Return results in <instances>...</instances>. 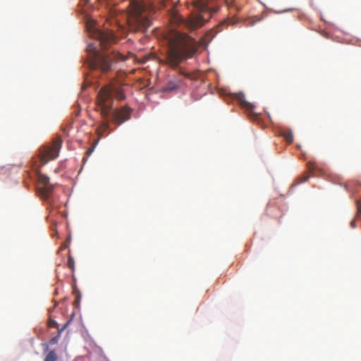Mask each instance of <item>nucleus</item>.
<instances>
[{"label": "nucleus", "instance_id": "nucleus-24", "mask_svg": "<svg viewBox=\"0 0 361 361\" xmlns=\"http://www.w3.org/2000/svg\"><path fill=\"white\" fill-rule=\"evenodd\" d=\"M164 6V1H161V6Z\"/></svg>", "mask_w": 361, "mask_h": 361}, {"label": "nucleus", "instance_id": "nucleus-7", "mask_svg": "<svg viewBox=\"0 0 361 361\" xmlns=\"http://www.w3.org/2000/svg\"><path fill=\"white\" fill-rule=\"evenodd\" d=\"M183 76L178 75L170 79L163 87L164 92H172L179 88L182 82Z\"/></svg>", "mask_w": 361, "mask_h": 361}, {"label": "nucleus", "instance_id": "nucleus-1", "mask_svg": "<svg viewBox=\"0 0 361 361\" xmlns=\"http://www.w3.org/2000/svg\"><path fill=\"white\" fill-rule=\"evenodd\" d=\"M90 37L96 39L100 49L97 45L90 44L87 46L88 51V66L92 70H99L103 73L110 71L112 69L113 63L117 60L126 61V58L121 54L112 51L111 52L104 51L108 49L116 38L112 30H101L97 28L87 27Z\"/></svg>", "mask_w": 361, "mask_h": 361}, {"label": "nucleus", "instance_id": "nucleus-2", "mask_svg": "<svg viewBox=\"0 0 361 361\" xmlns=\"http://www.w3.org/2000/svg\"><path fill=\"white\" fill-rule=\"evenodd\" d=\"M114 98L122 100L125 98L124 93L120 89L108 85L103 87L97 94L96 105L97 111L100 113L103 121L97 128L98 136H106L109 133V118L117 126L128 121L130 118L131 109L127 106L112 109Z\"/></svg>", "mask_w": 361, "mask_h": 361}, {"label": "nucleus", "instance_id": "nucleus-11", "mask_svg": "<svg viewBox=\"0 0 361 361\" xmlns=\"http://www.w3.org/2000/svg\"><path fill=\"white\" fill-rule=\"evenodd\" d=\"M71 323V320H68L62 327L61 329H59L58 331V334L56 336L52 338L51 339V341L50 343L51 344H56L58 343L60 337H61V333L63 332V331L67 328V326L69 325V324Z\"/></svg>", "mask_w": 361, "mask_h": 361}, {"label": "nucleus", "instance_id": "nucleus-20", "mask_svg": "<svg viewBox=\"0 0 361 361\" xmlns=\"http://www.w3.org/2000/svg\"><path fill=\"white\" fill-rule=\"evenodd\" d=\"M93 149H89L87 151V154H90L92 152Z\"/></svg>", "mask_w": 361, "mask_h": 361}, {"label": "nucleus", "instance_id": "nucleus-19", "mask_svg": "<svg viewBox=\"0 0 361 361\" xmlns=\"http://www.w3.org/2000/svg\"><path fill=\"white\" fill-rule=\"evenodd\" d=\"M308 178H309V176H305L302 177L301 182H305L308 180Z\"/></svg>", "mask_w": 361, "mask_h": 361}, {"label": "nucleus", "instance_id": "nucleus-22", "mask_svg": "<svg viewBox=\"0 0 361 361\" xmlns=\"http://www.w3.org/2000/svg\"><path fill=\"white\" fill-rule=\"evenodd\" d=\"M56 302H55V303H54V306H53L52 309H50L49 310H54V309L55 308V307H56Z\"/></svg>", "mask_w": 361, "mask_h": 361}, {"label": "nucleus", "instance_id": "nucleus-3", "mask_svg": "<svg viewBox=\"0 0 361 361\" xmlns=\"http://www.w3.org/2000/svg\"><path fill=\"white\" fill-rule=\"evenodd\" d=\"M197 51V43L193 38L187 34L172 30L168 36L166 56L160 63L175 68L185 60L192 57Z\"/></svg>", "mask_w": 361, "mask_h": 361}, {"label": "nucleus", "instance_id": "nucleus-8", "mask_svg": "<svg viewBox=\"0 0 361 361\" xmlns=\"http://www.w3.org/2000/svg\"><path fill=\"white\" fill-rule=\"evenodd\" d=\"M233 98L237 99L240 103V106L247 111H252L254 109V105L245 99V94L243 92L235 93Z\"/></svg>", "mask_w": 361, "mask_h": 361}, {"label": "nucleus", "instance_id": "nucleus-4", "mask_svg": "<svg viewBox=\"0 0 361 361\" xmlns=\"http://www.w3.org/2000/svg\"><path fill=\"white\" fill-rule=\"evenodd\" d=\"M151 9L142 0H129L127 23L130 31L145 32L150 25Z\"/></svg>", "mask_w": 361, "mask_h": 361}, {"label": "nucleus", "instance_id": "nucleus-23", "mask_svg": "<svg viewBox=\"0 0 361 361\" xmlns=\"http://www.w3.org/2000/svg\"><path fill=\"white\" fill-rule=\"evenodd\" d=\"M175 18H176V20H181L178 16H176Z\"/></svg>", "mask_w": 361, "mask_h": 361}, {"label": "nucleus", "instance_id": "nucleus-14", "mask_svg": "<svg viewBox=\"0 0 361 361\" xmlns=\"http://www.w3.org/2000/svg\"><path fill=\"white\" fill-rule=\"evenodd\" d=\"M38 181L42 186L49 185V178L42 173H38Z\"/></svg>", "mask_w": 361, "mask_h": 361}, {"label": "nucleus", "instance_id": "nucleus-17", "mask_svg": "<svg viewBox=\"0 0 361 361\" xmlns=\"http://www.w3.org/2000/svg\"><path fill=\"white\" fill-rule=\"evenodd\" d=\"M48 324L49 327L59 328L57 322L54 319H49Z\"/></svg>", "mask_w": 361, "mask_h": 361}, {"label": "nucleus", "instance_id": "nucleus-16", "mask_svg": "<svg viewBox=\"0 0 361 361\" xmlns=\"http://www.w3.org/2000/svg\"><path fill=\"white\" fill-rule=\"evenodd\" d=\"M68 267L70 268L72 271H74L75 269V262L73 257L69 254L68 259Z\"/></svg>", "mask_w": 361, "mask_h": 361}, {"label": "nucleus", "instance_id": "nucleus-12", "mask_svg": "<svg viewBox=\"0 0 361 361\" xmlns=\"http://www.w3.org/2000/svg\"><path fill=\"white\" fill-rule=\"evenodd\" d=\"M282 136L284 137L288 143H292L293 141V135L291 130H284L281 133Z\"/></svg>", "mask_w": 361, "mask_h": 361}, {"label": "nucleus", "instance_id": "nucleus-13", "mask_svg": "<svg viewBox=\"0 0 361 361\" xmlns=\"http://www.w3.org/2000/svg\"><path fill=\"white\" fill-rule=\"evenodd\" d=\"M58 356L55 350H50L45 356L44 361H56Z\"/></svg>", "mask_w": 361, "mask_h": 361}, {"label": "nucleus", "instance_id": "nucleus-25", "mask_svg": "<svg viewBox=\"0 0 361 361\" xmlns=\"http://www.w3.org/2000/svg\"><path fill=\"white\" fill-rule=\"evenodd\" d=\"M85 2H87L88 0H84Z\"/></svg>", "mask_w": 361, "mask_h": 361}, {"label": "nucleus", "instance_id": "nucleus-6", "mask_svg": "<svg viewBox=\"0 0 361 361\" xmlns=\"http://www.w3.org/2000/svg\"><path fill=\"white\" fill-rule=\"evenodd\" d=\"M61 143V139L56 137L53 140L51 146H44L41 149L39 153L41 165L46 164L47 162L56 159L59 156Z\"/></svg>", "mask_w": 361, "mask_h": 361}, {"label": "nucleus", "instance_id": "nucleus-18", "mask_svg": "<svg viewBox=\"0 0 361 361\" xmlns=\"http://www.w3.org/2000/svg\"><path fill=\"white\" fill-rule=\"evenodd\" d=\"M356 205H357V215H360L361 214V201L357 200Z\"/></svg>", "mask_w": 361, "mask_h": 361}, {"label": "nucleus", "instance_id": "nucleus-15", "mask_svg": "<svg viewBox=\"0 0 361 361\" xmlns=\"http://www.w3.org/2000/svg\"><path fill=\"white\" fill-rule=\"evenodd\" d=\"M307 169H308L310 173H311L312 175H314L315 170L317 169L316 164L313 161H309L307 163Z\"/></svg>", "mask_w": 361, "mask_h": 361}, {"label": "nucleus", "instance_id": "nucleus-21", "mask_svg": "<svg viewBox=\"0 0 361 361\" xmlns=\"http://www.w3.org/2000/svg\"><path fill=\"white\" fill-rule=\"evenodd\" d=\"M67 247V245L66 244H64L63 245L61 246V249H66Z\"/></svg>", "mask_w": 361, "mask_h": 361}, {"label": "nucleus", "instance_id": "nucleus-5", "mask_svg": "<svg viewBox=\"0 0 361 361\" xmlns=\"http://www.w3.org/2000/svg\"><path fill=\"white\" fill-rule=\"evenodd\" d=\"M209 0H193L192 4L197 11H200V13L197 15H191L185 22V25L191 30H195L198 27H202L205 21V15L207 18L210 17Z\"/></svg>", "mask_w": 361, "mask_h": 361}, {"label": "nucleus", "instance_id": "nucleus-10", "mask_svg": "<svg viewBox=\"0 0 361 361\" xmlns=\"http://www.w3.org/2000/svg\"><path fill=\"white\" fill-rule=\"evenodd\" d=\"M54 185L49 184L47 185H43L39 189V192L42 197L44 199H48L49 196L51 195L53 190H54Z\"/></svg>", "mask_w": 361, "mask_h": 361}, {"label": "nucleus", "instance_id": "nucleus-9", "mask_svg": "<svg viewBox=\"0 0 361 361\" xmlns=\"http://www.w3.org/2000/svg\"><path fill=\"white\" fill-rule=\"evenodd\" d=\"M228 9L229 10V14L231 16H235L237 12L241 10V8L237 5L234 0H224Z\"/></svg>", "mask_w": 361, "mask_h": 361}]
</instances>
